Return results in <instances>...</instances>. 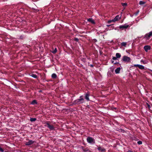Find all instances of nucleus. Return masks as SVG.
<instances>
[{
  "mask_svg": "<svg viewBox=\"0 0 152 152\" xmlns=\"http://www.w3.org/2000/svg\"><path fill=\"white\" fill-rule=\"evenodd\" d=\"M83 97V96H80L79 99H77L73 101V104H79L84 103V99Z\"/></svg>",
  "mask_w": 152,
  "mask_h": 152,
  "instance_id": "1",
  "label": "nucleus"
},
{
  "mask_svg": "<svg viewBox=\"0 0 152 152\" xmlns=\"http://www.w3.org/2000/svg\"><path fill=\"white\" fill-rule=\"evenodd\" d=\"M50 122L49 121H47L45 123V126H47L50 131L54 130L55 127L53 125L50 124Z\"/></svg>",
  "mask_w": 152,
  "mask_h": 152,
  "instance_id": "2",
  "label": "nucleus"
},
{
  "mask_svg": "<svg viewBox=\"0 0 152 152\" xmlns=\"http://www.w3.org/2000/svg\"><path fill=\"white\" fill-rule=\"evenodd\" d=\"M86 140L88 143L91 144H94L95 143V139L90 136H88Z\"/></svg>",
  "mask_w": 152,
  "mask_h": 152,
  "instance_id": "3",
  "label": "nucleus"
},
{
  "mask_svg": "<svg viewBox=\"0 0 152 152\" xmlns=\"http://www.w3.org/2000/svg\"><path fill=\"white\" fill-rule=\"evenodd\" d=\"M122 60L123 61L128 63L130 62L131 58L127 56H124L122 59Z\"/></svg>",
  "mask_w": 152,
  "mask_h": 152,
  "instance_id": "4",
  "label": "nucleus"
},
{
  "mask_svg": "<svg viewBox=\"0 0 152 152\" xmlns=\"http://www.w3.org/2000/svg\"><path fill=\"white\" fill-rule=\"evenodd\" d=\"M152 37V31H150L149 33L145 34L144 38H145L146 40H149L150 38Z\"/></svg>",
  "mask_w": 152,
  "mask_h": 152,
  "instance_id": "5",
  "label": "nucleus"
},
{
  "mask_svg": "<svg viewBox=\"0 0 152 152\" xmlns=\"http://www.w3.org/2000/svg\"><path fill=\"white\" fill-rule=\"evenodd\" d=\"M129 27V25H126V24L123 25H120L119 26V28L120 29H122L127 28Z\"/></svg>",
  "mask_w": 152,
  "mask_h": 152,
  "instance_id": "6",
  "label": "nucleus"
},
{
  "mask_svg": "<svg viewBox=\"0 0 152 152\" xmlns=\"http://www.w3.org/2000/svg\"><path fill=\"white\" fill-rule=\"evenodd\" d=\"M85 94V98L86 99L87 101H90V99H89V96H90V94L88 92L87 93H86Z\"/></svg>",
  "mask_w": 152,
  "mask_h": 152,
  "instance_id": "7",
  "label": "nucleus"
},
{
  "mask_svg": "<svg viewBox=\"0 0 152 152\" xmlns=\"http://www.w3.org/2000/svg\"><path fill=\"white\" fill-rule=\"evenodd\" d=\"M82 148L84 152H92L87 147L82 146Z\"/></svg>",
  "mask_w": 152,
  "mask_h": 152,
  "instance_id": "8",
  "label": "nucleus"
},
{
  "mask_svg": "<svg viewBox=\"0 0 152 152\" xmlns=\"http://www.w3.org/2000/svg\"><path fill=\"white\" fill-rule=\"evenodd\" d=\"M34 141L31 140H29L28 142H26L25 145H30L34 143Z\"/></svg>",
  "mask_w": 152,
  "mask_h": 152,
  "instance_id": "9",
  "label": "nucleus"
},
{
  "mask_svg": "<svg viewBox=\"0 0 152 152\" xmlns=\"http://www.w3.org/2000/svg\"><path fill=\"white\" fill-rule=\"evenodd\" d=\"M134 66L135 67H137L141 69H144V66L142 65L139 64H135L134 65Z\"/></svg>",
  "mask_w": 152,
  "mask_h": 152,
  "instance_id": "10",
  "label": "nucleus"
},
{
  "mask_svg": "<svg viewBox=\"0 0 152 152\" xmlns=\"http://www.w3.org/2000/svg\"><path fill=\"white\" fill-rule=\"evenodd\" d=\"M144 48L146 52H148V50H149L151 49V47L149 45H145L144 46Z\"/></svg>",
  "mask_w": 152,
  "mask_h": 152,
  "instance_id": "11",
  "label": "nucleus"
},
{
  "mask_svg": "<svg viewBox=\"0 0 152 152\" xmlns=\"http://www.w3.org/2000/svg\"><path fill=\"white\" fill-rule=\"evenodd\" d=\"M98 150L100 151L104 152L106 151V149L104 148H102L101 147H99L97 148Z\"/></svg>",
  "mask_w": 152,
  "mask_h": 152,
  "instance_id": "12",
  "label": "nucleus"
},
{
  "mask_svg": "<svg viewBox=\"0 0 152 152\" xmlns=\"http://www.w3.org/2000/svg\"><path fill=\"white\" fill-rule=\"evenodd\" d=\"M88 22H90L91 23L93 24H94L95 23L94 20L92 18H89L88 19Z\"/></svg>",
  "mask_w": 152,
  "mask_h": 152,
  "instance_id": "13",
  "label": "nucleus"
},
{
  "mask_svg": "<svg viewBox=\"0 0 152 152\" xmlns=\"http://www.w3.org/2000/svg\"><path fill=\"white\" fill-rule=\"evenodd\" d=\"M121 68L120 67H118L115 70V72L116 74H118L120 73V71L121 70Z\"/></svg>",
  "mask_w": 152,
  "mask_h": 152,
  "instance_id": "14",
  "label": "nucleus"
},
{
  "mask_svg": "<svg viewBox=\"0 0 152 152\" xmlns=\"http://www.w3.org/2000/svg\"><path fill=\"white\" fill-rule=\"evenodd\" d=\"M119 18V16L118 15H117L115 18L112 20V22H115L117 21Z\"/></svg>",
  "mask_w": 152,
  "mask_h": 152,
  "instance_id": "15",
  "label": "nucleus"
},
{
  "mask_svg": "<svg viewBox=\"0 0 152 152\" xmlns=\"http://www.w3.org/2000/svg\"><path fill=\"white\" fill-rule=\"evenodd\" d=\"M31 104L32 105L37 104V102L36 100H34L31 102Z\"/></svg>",
  "mask_w": 152,
  "mask_h": 152,
  "instance_id": "16",
  "label": "nucleus"
},
{
  "mask_svg": "<svg viewBox=\"0 0 152 152\" xmlns=\"http://www.w3.org/2000/svg\"><path fill=\"white\" fill-rule=\"evenodd\" d=\"M57 77L55 73L51 75V77L53 79H56Z\"/></svg>",
  "mask_w": 152,
  "mask_h": 152,
  "instance_id": "17",
  "label": "nucleus"
},
{
  "mask_svg": "<svg viewBox=\"0 0 152 152\" xmlns=\"http://www.w3.org/2000/svg\"><path fill=\"white\" fill-rule=\"evenodd\" d=\"M127 45V43L126 42H122L121 43V45L122 46L126 47Z\"/></svg>",
  "mask_w": 152,
  "mask_h": 152,
  "instance_id": "18",
  "label": "nucleus"
},
{
  "mask_svg": "<svg viewBox=\"0 0 152 152\" xmlns=\"http://www.w3.org/2000/svg\"><path fill=\"white\" fill-rule=\"evenodd\" d=\"M116 56L117 58H119L121 57V54L119 53H117L116 54Z\"/></svg>",
  "mask_w": 152,
  "mask_h": 152,
  "instance_id": "19",
  "label": "nucleus"
},
{
  "mask_svg": "<svg viewBox=\"0 0 152 152\" xmlns=\"http://www.w3.org/2000/svg\"><path fill=\"white\" fill-rule=\"evenodd\" d=\"M53 50L52 51H51V52L53 53V54H55L56 53L57 51V49L56 48H55V49L54 50L53 48Z\"/></svg>",
  "mask_w": 152,
  "mask_h": 152,
  "instance_id": "20",
  "label": "nucleus"
},
{
  "mask_svg": "<svg viewBox=\"0 0 152 152\" xmlns=\"http://www.w3.org/2000/svg\"><path fill=\"white\" fill-rule=\"evenodd\" d=\"M30 76L35 78H37V76L36 75L33 74H31Z\"/></svg>",
  "mask_w": 152,
  "mask_h": 152,
  "instance_id": "21",
  "label": "nucleus"
},
{
  "mask_svg": "<svg viewBox=\"0 0 152 152\" xmlns=\"http://www.w3.org/2000/svg\"><path fill=\"white\" fill-rule=\"evenodd\" d=\"M37 118H30V121L31 122H34L36 121Z\"/></svg>",
  "mask_w": 152,
  "mask_h": 152,
  "instance_id": "22",
  "label": "nucleus"
},
{
  "mask_svg": "<svg viewBox=\"0 0 152 152\" xmlns=\"http://www.w3.org/2000/svg\"><path fill=\"white\" fill-rule=\"evenodd\" d=\"M146 107H148L149 109H150L151 107L150 105H149L148 103H146Z\"/></svg>",
  "mask_w": 152,
  "mask_h": 152,
  "instance_id": "23",
  "label": "nucleus"
},
{
  "mask_svg": "<svg viewBox=\"0 0 152 152\" xmlns=\"http://www.w3.org/2000/svg\"><path fill=\"white\" fill-rule=\"evenodd\" d=\"M107 75L109 77H110L111 75V74L110 72H107Z\"/></svg>",
  "mask_w": 152,
  "mask_h": 152,
  "instance_id": "24",
  "label": "nucleus"
},
{
  "mask_svg": "<svg viewBox=\"0 0 152 152\" xmlns=\"http://www.w3.org/2000/svg\"><path fill=\"white\" fill-rule=\"evenodd\" d=\"M145 4V2L142 1H140L139 2V4L140 5L144 4Z\"/></svg>",
  "mask_w": 152,
  "mask_h": 152,
  "instance_id": "25",
  "label": "nucleus"
},
{
  "mask_svg": "<svg viewBox=\"0 0 152 152\" xmlns=\"http://www.w3.org/2000/svg\"><path fill=\"white\" fill-rule=\"evenodd\" d=\"M121 4L123 7H125L127 5V4L126 3H122Z\"/></svg>",
  "mask_w": 152,
  "mask_h": 152,
  "instance_id": "26",
  "label": "nucleus"
},
{
  "mask_svg": "<svg viewBox=\"0 0 152 152\" xmlns=\"http://www.w3.org/2000/svg\"><path fill=\"white\" fill-rule=\"evenodd\" d=\"M74 40L77 42H78L79 40V39L77 38H74Z\"/></svg>",
  "mask_w": 152,
  "mask_h": 152,
  "instance_id": "27",
  "label": "nucleus"
},
{
  "mask_svg": "<svg viewBox=\"0 0 152 152\" xmlns=\"http://www.w3.org/2000/svg\"><path fill=\"white\" fill-rule=\"evenodd\" d=\"M137 143L139 145H141L142 144V141H139L137 142Z\"/></svg>",
  "mask_w": 152,
  "mask_h": 152,
  "instance_id": "28",
  "label": "nucleus"
},
{
  "mask_svg": "<svg viewBox=\"0 0 152 152\" xmlns=\"http://www.w3.org/2000/svg\"><path fill=\"white\" fill-rule=\"evenodd\" d=\"M0 151L1 152H3L4 151V150L2 148H1V147H0Z\"/></svg>",
  "mask_w": 152,
  "mask_h": 152,
  "instance_id": "29",
  "label": "nucleus"
},
{
  "mask_svg": "<svg viewBox=\"0 0 152 152\" xmlns=\"http://www.w3.org/2000/svg\"><path fill=\"white\" fill-rule=\"evenodd\" d=\"M117 58L115 57H113L112 58V59L114 60H116L117 59Z\"/></svg>",
  "mask_w": 152,
  "mask_h": 152,
  "instance_id": "30",
  "label": "nucleus"
},
{
  "mask_svg": "<svg viewBox=\"0 0 152 152\" xmlns=\"http://www.w3.org/2000/svg\"><path fill=\"white\" fill-rule=\"evenodd\" d=\"M140 61H141V62L142 63L144 64H145V61H144L143 60H141Z\"/></svg>",
  "mask_w": 152,
  "mask_h": 152,
  "instance_id": "31",
  "label": "nucleus"
},
{
  "mask_svg": "<svg viewBox=\"0 0 152 152\" xmlns=\"http://www.w3.org/2000/svg\"><path fill=\"white\" fill-rule=\"evenodd\" d=\"M91 67H94V65L93 64H90V65H89Z\"/></svg>",
  "mask_w": 152,
  "mask_h": 152,
  "instance_id": "32",
  "label": "nucleus"
},
{
  "mask_svg": "<svg viewBox=\"0 0 152 152\" xmlns=\"http://www.w3.org/2000/svg\"><path fill=\"white\" fill-rule=\"evenodd\" d=\"M118 63H119V62H116L115 63H113V64H118Z\"/></svg>",
  "mask_w": 152,
  "mask_h": 152,
  "instance_id": "33",
  "label": "nucleus"
},
{
  "mask_svg": "<svg viewBox=\"0 0 152 152\" xmlns=\"http://www.w3.org/2000/svg\"><path fill=\"white\" fill-rule=\"evenodd\" d=\"M139 12V11L138 10V12H136V13L135 14V15H137V14Z\"/></svg>",
  "mask_w": 152,
  "mask_h": 152,
  "instance_id": "34",
  "label": "nucleus"
},
{
  "mask_svg": "<svg viewBox=\"0 0 152 152\" xmlns=\"http://www.w3.org/2000/svg\"><path fill=\"white\" fill-rule=\"evenodd\" d=\"M20 38L21 39H23V36H21L20 37Z\"/></svg>",
  "mask_w": 152,
  "mask_h": 152,
  "instance_id": "35",
  "label": "nucleus"
},
{
  "mask_svg": "<svg viewBox=\"0 0 152 152\" xmlns=\"http://www.w3.org/2000/svg\"><path fill=\"white\" fill-rule=\"evenodd\" d=\"M94 41L95 42H97V40L96 39H94Z\"/></svg>",
  "mask_w": 152,
  "mask_h": 152,
  "instance_id": "36",
  "label": "nucleus"
},
{
  "mask_svg": "<svg viewBox=\"0 0 152 152\" xmlns=\"http://www.w3.org/2000/svg\"><path fill=\"white\" fill-rule=\"evenodd\" d=\"M135 138V140L137 141V140H138V139L137 138Z\"/></svg>",
  "mask_w": 152,
  "mask_h": 152,
  "instance_id": "37",
  "label": "nucleus"
},
{
  "mask_svg": "<svg viewBox=\"0 0 152 152\" xmlns=\"http://www.w3.org/2000/svg\"><path fill=\"white\" fill-rule=\"evenodd\" d=\"M128 152H133V151H131V150H129L128 151Z\"/></svg>",
  "mask_w": 152,
  "mask_h": 152,
  "instance_id": "38",
  "label": "nucleus"
},
{
  "mask_svg": "<svg viewBox=\"0 0 152 152\" xmlns=\"http://www.w3.org/2000/svg\"><path fill=\"white\" fill-rule=\"evenodd\" d=\"M112 21V20H110V21H108V23H110Z\"/></svg>",
  "mask_w": 152,
  "mask_h": 152,
  "instance_id": "39",
  "label": "nucleus"
},
{
  "mask_svg": "<svg viewBox=\"0 0 152 152\" xmlns=\"http://www.w3.org/2000/svg\"><path fill=\"white\" fill-rule=\"evenodd\" d=\"M111 71L113 72V69L112 70H111Z\"/></svg>",
  "mask_w": 152,
  "mask_h": 152,
  "instance_id": "40",
  "label": "nucleus"
},
{
  "mask_svg": "<svg viewBox=\"0 0 152 152\" xmlns=\"http://www.w3.org/2000/svg\"><path fill=\"white\" fill-rule=\"evenodd\" d=\"M114 61H112V63H114Z\"/></svg>",
  "mask_w": 152,
  "mask_h": 152,
  "instance_id": "41",
  "label": "nucleus"
},
{
  "mask_svg": "<svg viewBox=\"0 0 152 152\" xmlns=\"http://www.w3.org/2000/svg\"><path fill=\"white\" fill-rule=\"evenodd\" d=\"M116 109V108H114V109Z\"/></svg>",
  "mask_w": 152,
  "mask_h": 152,
  "instance_id": "42",
  "label": "nucleus"
}]
</instances>
